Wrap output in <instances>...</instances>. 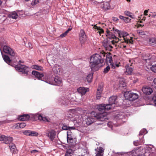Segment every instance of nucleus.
Masks as SVG:
<instances>
[{
	"mask_svg": "<svg viewBox=\"0 0 156 156\" xmlns=\"http://www.w3.org/2000/svg\"><path fill=\"white\" fill-rule=\"evenodd\" d=\"M32 67L33 68L38 70H42L43 69L42 67L37 65H34Z\"/></svg>",
	"mask_w": 156,
	"mask_h": 156,
	"instance_id": "72a5a7b5",
	"label": "nucleus"
},
{
	"mask_svg": "<svg viewBox=\"0 0 156 156\" xmlns=\"http://www.w3.org/2000/svg\"><path fill=\"white\" fill-rule=\"evenodd\" d=\"M61 126H62V129L63 130H68L69 126L68 125L66 124L65 123H62L60 124Z\"/></svg>",
	"mask_w": 156,
	"mask_h": 156,
	"instance_id": "7c9ffc66",
	"label": "nucleus"
},
{
	"mask_svg": "<svg viewBox=\"0 0 156 156\" xmlns=\"http://www.w3.org/2000/svg\"><path fill=\"white\" fill-rule=\"evenodd\" d=\"M74 151L71 148L68 149L66 151L65 156H73Z\"/></svg>",
	"mask_w": 156,
	"mask_h": 156,
	"instance_id": "412c9836",
	"label": "nucleus"
},
{
	"mask_svg": "<svg viewBox=\"0 0 156 156\" xmlns=\"http://www.w3.org/2000/svg\"><path fill=\"white\" fill-rule=\"evenodd\" d=\"M151 147H149L148 148V150L149 152L151 153H154L156 149L153 145H151Z\"/></svg>",
	"mask_w": 156,
	"mask_h": 156,
	"instance_id": "f704fd0d",
	"label": "nucleus"
},
{
	"mask_svg": "<svg viewBox=\"0 0 156 156\" xmlns=\"http://www.w3.org/2000/svg\"><path fill=\"white\" fill-rule=\"evenodd\" d=\"M38 135V133L34 131H31L30 133V136H37Z\"/></svg>",
	"mask_w": 156,
	"mask_h": 156,
	"instance_id": "37998d69",
	"label": "nucleus"
},
{
	"mask_svg": "<svg viewBox=\"0 0 156 156\" xmlns=\"http://www.w3.org/2000/svg\"><path fill=\"white\" fill-rule=\"evenodd\" d=\"M53 71L56 75L51 76L48 81H45L49 84L55 86H62V79L58 76L59 75L60 70L58 67H55L53 68Z\"/></svg>",
	"mask_w": 156,
	"mask_h": 156,
	"instance_id": "f03ea898",
	"label": "nucleus"
},
{
	"mask_svg": "<svg viewBox=\"0 0 156 156\" xmlns=\"http://www.w3.org/2000/svg\"><path fill=\"white\" fill-rule=\"evenodd\" d=\"M125 68L126 69V72L128 74H131L133 70V69L132 67H129L128 65L126 66Z\"/></svg>",
	"mask_w": 156,
	"mask_h": 156,
	"instance_id": "cd10ccee",
	"label": "nucleus"
},
{
	"mask_svg": "<svg viewBox=\"0 0 156 156\" xmlns=\"http://www.w3.org/2000/svg\"><path fill=\"white\" fill-rule=\"evenodd\" d=\"M31 132V130H26L23 132V133L24 135L26 136H30Z\"/></svg>",
	"mask_w": 156,
	"mask_h": 156,
	"instance_id": "a18cd8bd",
	"label": "nucleus"
},
{
	"mask_svg": "<svg viewBox=\"0 0 156 156\" xmlns=\"http://www.w3.org/2000/svg\"><path fill=\"white\" fill-rule=\"evenodd\" d=\"M5 137V135L0 134V141H3Z\"/></svg>",
	"mask_w": 156,
	"mask_h": 156,
	"instance_id": "603ef678",
	"label": "nucleus"
},
{
	"mask_svg": "<svg viewBox=\"0 0 156 156\" xmlns=\"http://www.w3.org/2000/svg\"><path fill=\"white\" fill-rule=\"evenodd\" d=\"M101 97V95L99 94H97L96 98L97 99H99Z\"/></svg>",
	"mask_w": 156,
	"mask_h": 156,
	"instance_id": "13d9d810",
	"label": "nucleus"
},
{
	"mask_svg": "<svg viewBox=\"0 0 156 156\" xmlns=\"http://www.w3.org/2000/svg\"><path fill=\"white\" fill-rule=\"evenodd\" d=\"M110 68L109 66H108L106 67L105 68L103 71L104 73L106 74L110 70Z\"/></svg>",
	"mask_w": 156,
	"mask_h": 156,
	"instance_id": "a19ab883",
	"label": "nucleus"
},
{
	"mask_svg": "<svg viewBox=\"0 0 156 156\" xmlns=\"http://www.w3.org/2000/svg\"><path fill=\"white\" fill-rule=\"evenodd\" d=\"M124 39L125 41V42L127 44L129 43V39H127L126 38H124Z\"/></svg>",
	"mask_w": 156,
	"mask_h": 156,
	"instance_id": "6e6d98bb",
	"label": "nucleus"
},
{
	"mask_svg": "<svg viewBox=\"0 0 156 156\" xmlns=\"http://www.w3.org/2000/svg\"><path fill=\"white\" fill-rule=\"evenodd\" d=\"M95 120L94 117L92 115H90L84 120V123L86 124V126H89L94 122L95 121Z\"/></svg>",
	"mask_w": 156,
	"mask_h": 156,
	"instance_id": "9d476101",
	"label": "nucleus"
},
{
	"mask_svg": "<svg viewBox=\"0 0 156 156\" xmlns=\"http://www.w3.org/2000/svg\"><path fill=\"white\" fill-rule=\"evenodd\" d=\"M3 51L5 53L8 54L11 56L13 62H17L16 58H18V55L12 48L7 45H4L3 46Z\"/></svg>",
	"mask_w": 156,
	"mask_h": 156,
	"instance_id": "20e7f679",
	"label": "nucleus"
},
{
	"mask_svg": "<svg viewBox=\"0 0 156 156\" xmlns=\"http://www.w3.org/2000/svg\"><path fill=\"white\" fill-rule=\"evenodd\" d=\"M95 112H92L91 113V115L92 114L94 115L93 116L94 117V119L99 120L101 121H103L106 118V116L105 115V113L104 112H99L98 113L96 114L95 115Z\"/></svg>",
	"mask_w": 156,
	"mask_h": 156,
	"instance_id": "1a4fd4ad",
	"label": "nucleus"
},
{
	"mask_svg": "<svg viewBox=\"0 0 156 156\" xmlns=\"http://www.w3.org/2000/svg\"><path fill=\"white\" fill-rule=\"evenodd\" d=\"M150 43L153 46H156V38L155 37H151L149 38Z\"/></svg>",
	"mask_w": 156,
	"mask_h": 156,
	"instance_id": "bb28decb",
	"label": "nucleus"
},
{
	"mask_svg": "<svg viewBox=\"0 0 156 156\" xmlns=\"http://www.w3.org/2000/svg\"><path fill=\"white\" fill-rule=\"evenodd\" d=\"M107 107H108L107 106V104H101L98 105L97 109L100 112H104L110 109L108 108Z\"/></svg>",
	"mask_w": 156,
	"mask_h": 156,
	"instance_id": "ddd939ff",
	"label": "nucleus"
},
{
	"mask_svg": "<svg viewBox=\"0 0 156 156\" xmlns=\"http://www.w3.org/2000/svg\"><path fill=\"white\" fill-rule=\"evenodd\" d=\"M147 133V131L146 129H143L140 132L139 136L141 138V140H142V139H144V134H146Z\"/></svg>",
	"mask_w": 156,
	"mask_h": 156,
	"instance_id": "b1692460",
	"label": "nucleus"
},
{
	"mask_svg": "<svg viewBox=\"0 0 156 156\" xmlns=\"http://www.w3.org/2000/svg\"><path fill=\"white\" fill-rule=\"evenodd\" d=\"M131 39L129 40V43L132 44L133 43V41L132 40V37H130Z\"/></svg>",
	"mask_w": 156,
	"mask_h": 156,
	"instance_id": "052dcab7",
	"label": "nucleus"
},
{
	"mask_svg": "<svg viewBox=\"0 0 156 156\" xmlns=\"http://www.w3.org/2000/svg\"><path fill=\"white\" fill-rule=\"evenodd\" d=\"M30 116L28 114H23L19 115L17 118L20 121H24L29 120Z\"/></svg>",
	"mask_w": 156,
	"mask_h": 156,
	"instance_id": "2eb2a0df",
	"label": "nucleus"
},
{
	"mask_svg": "<svg viewBox=\"0 0 156 156\" xmlns=\"http://www.w3.org/2000/svg\"><path fill=\"white\" fill-rule=\"evenodd\" d=\"M112 30L113 32L115 34H118V35L119 37H120V34L121 33V31H119V30L115 29L114 28H112Z\"/></svg>",
	"mask_w": 156,
	"mask_h": 156,
	"instance_id": "c9c22d12",
	"label": "nucleus"
},
{
	"mask_svg": "<svg viewBox=\"0 0 156 156\" xmlns=\"http://www.w3.org/2000/svg\"><path fill=\"white\" fill-rule=\"evenodd\" d=\"M87 40V37L84 30L83 29L80 30L79 34V40L81 43H84Z\"/></svg>",
	"mask_w": 156,
	"mask_h": 156,
	"instance_id": "6e6552de",
	"label": "nucleus"
},
{
	"mask_svg": "<svg viewBox=\"0 0 156 156\" xmlns=\"http://www.w3.org/2000/svg\"><path fill=\"white\" fill-rule=\"evenodd\" d=\"M120 154L122 155V154L120 153L117 152L116 153V154L115 155V156H119Z\"/></svg>",
	"mask_w": 156,
	"mask_h": 156,
	"instance_id": "338daca9",
	"label": "nucleus"
},
{
	"mask_svg": "<svg viewBox=\"0 0 156 156\" xmlns=\"http://www.w3.org/2000/svg\"><path fill=\"white\" fill-rule=\"evenodd\" d=\"M139 140H137L133 142L134 145L135 146H137L142 144L143 143L144 139L141 140V138L139 136Z\"/></svg>",
	"mask_w": 156,
	"mask_h": 156,
	"instance_id": "a878e982",
	"label": "nucleus"
},
{
	"mask_svg": "<svg viewBox=\"0 0 156 156\" xmlns=\"http://www.w3.org/2000/svg\"><path fill=\"white\" fill-rule=\"evenodd\" d=\"M30 118H29V120L32 121H35L37 119L36 115L34 114H31L29 115Z\"/></svg>",
	"mask_w": 156,
	"mask_h": 156,
	"instance_id": "473e14b6",
	"label": "nucleus"
},
{
	"mask_svg": "<svg viewBox=\"0 0 156 156\" xmlns=\"http://www.w3.org/2000/svg\"><path fill=\"white\" fill-rule=\"evenodd\" d=\"M9 18H12L13 19H16L18 17L17 13L15 12H13L9 14Z\"/></svg>",
	"mask_w": 156,
	"mask_h": 156,
	"instance_id": "393cba45",
	"label": "nucleus"
},
{
	"mask_svg": "<svg viewBox=\"0 0 156 156\" xmlns=\"http://www.w3.org/2000/svg\"><path fill=\"white\" fill-rule=\"evenodd\" d=\"M46 135L51 141H52L55 138L56 132L53 129L49 130L46 133Z\"/></svg>",
	"mask_w": 156,
	"mask_h": 156,
	"instance_id": "f8f14e48",
	"label": "nucleus"
},
{
	"mask_svg": "<svg viewBox=\"0 0 156 156\" xmlns=\"http://www.w3.org/2000/svg\"><path fill=\"white\" fill-rule=\"evenodd\" d=\"M93 73H91L89 74L87 77V80L88 83L90 82L92 80Z\"/></svg>",
	"mask_w": 156,
	"mask_h": 156,
	"instance_id": "2f4dec72",
	"label": "nucleus"
},
{
	"mask_svg": "<svg viewBox=\"0 0 156 156\" xmlns=\"http://www.w3.org/2000/svg\"><path fill=\"white\" fill-rule=\"evenodd\" d=\"M106 36L108 38L110 39L115 38L116 37L115 35L108 29L106 30Z\"/></svg>",
	"mask_w": 156,
	"mask_h": 156,
	"instance_id": "6ab92c4d",
	"label": "nucleus"
},
{
	"mask_svg": "<svg viewBox=\"0 0 156 156\" xmlns=\"http://www.w3.org/2000/svg\"><path fill=\"white\" fill-rule=\"evenodd\" d=\"M65 100H63V99H62L61 101V104L64 105H67L68 104V100L66 99H65Z\"/></svg>",
	"mask_w": 156,
	"mask_h": 156,
	"instance_id": "e433bc0d",
	"label": "nucleus"
},
{
	"mask_svg": "<svg viewBox=\"0 0 156 156\" xmlns=\"http://www.w3.org/2000/svg\"><path fill=\"white\" fill-rule=\"evenodd\" d=\"M110 2H104L101 5V8L104 10H107L110 9Z\"/></svg>",
	"mask_w": 156,
	"mask_h": 156,
	"instance_id": "dca6fc26",
	"label": "nucleus"
},
{
	"mask_svg": "<svg viewBox=\"0 0 156 156\" xmlns=\"http://www.w3.org/2000/svg\"><path fill=\"white\" fill-rule=\"evenodd\" d=\"M117 97L116 96H112L110 97L109 99L108 104H107L108 108L110 109L112 108V105H115L117 103Z\"/></svg>",
	"mask_w": 156,
	"mask_h": 156,
	"instance_id": "0eeeda50",
	"label": "nucleus"
},
{
	"mask_svg": "<svg viewBox=\"0 0 156 156\" xmlns=\"http://www.w3.org/2000/svg\"><path fill=\"white\" fill-rule=\"evenodd\" d=\"M69 129L68 130L69 131H70L71 130H75L76 129V128L74 126H69Z\"/></svg>",
	"mask_w": 156,
	"mask_h": 156,
	"instance_id": "5fc2aeb1",
	"label": "nucleus"
},
{
	"mask_svg": "<svg viewBox=\"0 0 156 156\" xmlns=\"http://www.w3.org/2000/svg\"><path fill=\"white\" fill-rule=\"evenodd\" d=\"M149 10L148 9V10H145L144 11V15H145V16H147V13L148 12V11Z\"/></svg>",
	"mask_w": 156,
	"mask_h": 156,
	"instance_id": "0e129e2a",
	"label": "nucleus"
},
{
	"mask_svg": "<svg viewBox=\"0 0 156 156\" xmlns=\"http://www.w3.org/2000/svg\"><path fill=\"white\" fill-rule=\"evenodd\" d=\"M151 70L154 73H156V64L153 65L151 67Z\"/></svg>",
	"mask_w": 156,
	"mask_h": 156,
	"instance_id": "de8ad7c7",
	"label": "nucleus"
},
{
	"mask_svg": "<svg viewBox=\"0 0 156 156\" xmlns=\"http://www.w3.org/2000/svg\"><path fill=\"white\" fill-rule=\"evenodd\" d=\"M124 14L125 15L129 16L130 17L132 18H135V16L133 15V13L130 12L128 11H126L124 12Z\"/></svg>",
	"mask_w": 156,
	"mask_h": 156,
	"instance_id": "c756f323",
	"label": "nucleus"
},
{
	"mask_svg": "<svg viewBox=\"0 0 156 156\" xmlns=\"http://www.w3.org/2000/svg\"><path fill=\"white\" fill-rule=\"evenodd\" d=\"M104 150L101 147L97 148L96 156H103Z\"/></svg>",
	"mask_w": 156,
	"mask_h": 156,
	"instance_id": "aec40b11",
	"label": "nucleus"
},
{
	"mask_svg": "<svg viewBox=\"0 0 156 156\" xmlns=\"http://www.w3.org/2000/svg\"><path fill=\"white\" fill-rule=\"evenodd\" d=\"M67 141L68 143H73V137L72 135H70L69 134H67Z\"/></svg>",
	"mask_w": 156,
	"mask_h": 156,
	"instance_id": "c85d7f7f",
	"label": "nucleus"
},
{
	"mask_svg": "<svg viewBox=\"0 0 156 156\" xmlns=\"http://www.w3.org/2000/svg\"><path fill=\"white\" fill-rule=\"evenodd\" d=\"M37 118L38 119L40 120H44L43 119H45V118L43 117L42 115H36Z\"/></svg>",
	"mask_w": 156,
	"mask_h": 156,
	"instance_id": "09e8293b",
	"label": "nucleus"
},
{
	"mask_svg": "<svg viewBox=\"0 0 156 156\" xmlns=\"http://www.w3.org/2000/svg\"><path fill=\"white\" fill-rule=\"evenodd\" d=\"M67 134H69H69L70 135H72V133L70 131H69L67 132Z\"/></svg>",
	"mask_w": 156,
	"mask_h": 156,
	"instance_id": "774afa93",
	"label": "nucleus"
},
{
	"mask_svg": "<svg viewBox=\"0 0 156 156\" xmlns=\"http://www.w3.org/2000/svg\"><path fill=\"white\" fill-rule=\"evenodd\" d=\"M9 147L11 151L13 154H15L17 153V150L16 149V147L14 144L12 143L9 144Z\"/></svg>",
	"mask_w": 156,
	"mask_h": 156,
	"instance_id": "f3484780",
	"label": "nucleus"
},
{
	"mask_svg": "<svg viewBox=\"0 0 156 156\" xmlns=\"http://www.w3.org/2000/svg\"><path fill=\"white\" fill-rule=\"evenodd\" d=\"M131 19L128 17H125L124 21L126 23H129L130 22Z\"/></svg>",
	"mask_w": 156,
	"mask_h": 156,
	"instance_id": "3c124183",
	"label": "nucleus"
},
{
	"mask_svg": "<svg viewBox=\"0 0 156 156\" xmlns=\"http://www.w3.org/2000/svg\"><path fill=\"white\" fill-rule=\"evenodd\" d=\"M104 59L99 54H95L90 57L89 66L92 71L95 72L100 68L99 65H103Z\"/></svg>",
	"mask_w": 156,
	"mask_h": 156,
	"instance_id": "f257e3e1",
	"label": "nucleus"
},
{
	"mask_svg": "<svg viewBox=\"0 0 156 156\" xmlns=\"http://www.w3.org/2000/svg\"><path fill=\"white\" fill-rule=\"evenodd\" d=\"M111 67L113 69H115L116 67H119V64H117V63H112L111 64Z\"/></svg>",
	"mask_w": 156,
	"mask_h": 156,
	"instance_id": "79ce46f5",
	"label": "nucleus"
},
{
	"mask_svg": "<svg viewBox=\"0 0 156 156\" xmlns=\"http://www.w3.org/2000/svg\"><path fill=\"white\" fill-rule=\"evenodd\" d=\"M151 86L156 89V77L155 78L152 83Z\"/></svg>",
	"mask_w": 156,
	"mask_h": 156,
	"instance_id": "8fccbe9b",
	"label": "nucleus"
},
{
	"mask_svg": "<svg viewBox=\"0 0 156 156\" xmlns=\"http://www.w3.org/2000/svg\"><path fill=\"white\" fill-rule=\"evenodd\" d=\"M41 0H33L31 3L32 6L38 3Z\"/></svg>",
	"mask_w": 156,
	"mask_h": 156,
	"instance_id": "58836bf2",
	"label": "nucleus"
},
{
	"mask_svg": "<svg viewBox=\"0 0 156 156\" xmlns=\"http://www.w3.org/2000/svg\"><path fill=\"white\" fill-rule=\"evenodd\" d=\"M101 92H102L99 91V88H98L97 89V94H99L100 95H101Z\"/></svg>",
	"mask_w": 156,
	"mask_h": 156,
	"instance_id": "69168bd1",
	"label": "nucleus"
},
{
	"mask_svg": "<svg viewBox=\"0 0 156 156\" xmlns=\"http://www.w3.org/2000/svg\"><path fill=\"white\" fill-rule=\"evenodd\" d=\"M106 62H109L110 64L112 63V54L110 53H109L106 55Z\"/></svg>",
	"mask_w": 156,
	"mask_h": 156,
	"instance_id": "4be33fe9",
	"label": "nucleus"
},
{
	"mask_svg": "<svg viewBox=\"0 0 156 156\" xmlns=\"http://www.w3.org/2000/svg\"><path fill=\"white\" fill-rule=\"evenodd\" d=\"M117 117L119 119H123L124 118H125V116L124 114L119 113L117 115Z\"/></svg>",
	"mask_w": 156,
	"mask_h": 156,
	"instance_id": "4c0bfd02",
	"label": "nucleus"
},
{
	"mask_svg": "<svg viewBox=\"0 0 156 156\" xmlns=\"http://www.w3.org/2000/svg\"><path fill=\"white\" fill-rule=\"evenodd\" d=\"M152 101H153V105L156 106V94L152 98Z\"/></svg>",
	"mask_w": 156,
	"mask_h": 156,
	"instance_id": "49530a36",
	"label": "nucleus"
},
{
	"mask_svg": "<svg viewBox=\"0 0 156 156\" xmlns=\"http://www.w3.org/2000/svg\"><path fill=\"white\" fill-rule=\"evenodd\" d=\"M142 90L144 93L147 95H150L153 92L152 89L149 87H143Z\"/></svg>",
	"mask_w": 156,
	"mask_h": 156,
	"instance_id": "4468645a",
	"label": "nucleus"
},
{
	"mask_svg": "<svg viewBox=\"0 0 156 156\" xmlns=\"http://www.w3.org/2000/svg\"><path fill=\"white\" fill-rule=\"evenodd\" d=\"M124 96L126 99L130 101H133L138 99L139 95L136 93H134L131 91L125 92Z\"/></svg>",
	"mask_w": 156,
	"mask_h": 156,
	"instance_id": "39448f33",
	"label": "nucleus"
},
{
	"mask_svg": "<svg viewBox=\"0 0 156 156\" xmlns=\"http://www.w3.org/2000/svg\"><path fill=\"white\" fill-rule=\"evenodd\" d=\"M113 41H110L108 40H105L103 42V45L106 50L109 51L112 50L113 47L112 44H113Z\"/></svg>",
	"mask_w": 156,
	"mask_h": 156,
	"instance_id": "423d86ee",
	"label": "nucleus"
},
{
	"mask_svg": "<svg viewBox=\"0 0 156 156\" xmlns=\"http://www.w3.org/2000/svg\"><path fill=\"white\" fill-rule=\"evenodd\" d=\"M38 151L36 150H33L32 151H31V153H35L38 152Z\"/></svg>",
	"mask_w": 156,
	"mask_h": 156,
	"instance_id": "bf43d9fd",
	"label": "nucleus"
},
{
	"mask_svg": "<svg viewBox=\"0 0 156 156\" xmlns=\"http://www.w3.org/2000/svg\"><path fill=\"white\" fill-rule=\"evenodd\" d=\"M119 18L123 20L124 21V20L125 17H124L123 16H121V15H120L119 16Z\"/></svg>",
	"mask_w": 156,
	"mask_h": 156,
	"instance_id": "e2e57ef3",
	"label": "nucleus"
},
{
	"mask_svg": "<svg viewBox=\"0 0 156 156\" xmlns=\"http://www.w3.org/2000/svg\"><path fill=\"white\" fill-rule=\"evenodd\" d=\"M77 90L78 92L81 95L85 94L87 91L85 88L83 87H79L77 89Z\"/></svg>",
	"mask_w": 156,
	"mask_h": 156,
	"instance_id": "5701e85b",
	"label": "nucleus"
},
{
	"mask_svg": "<svg viewBox=\"0 0 156 156\" xmlns=\"http://www.w3.org/2000/svg\"><path fill=\"white\" fill-rule=\"evenodd\" d=\"M120 34V37H123L124 38H125V37L127 36L128 35V34L126 32H124L123 31H121V33Z\"/></svg>",
	"mask_w": 156,
	"mask_h": 156,
	"instance_id": "ea45409f",
	"label": "nucleus"
},
{
	"mask_svg": "<svg viewBox=\"0 0 156 156\" xmlns=\"http://www.w3.org/2000/svg\"><path fill=\"white\" fill-rule=\"evenodd\" d=\"M32 74L33 75L35 76V77L37 78L38 79L41 80L43 81H48V80H44V78L42 79V77L44 76V74L43 73H40L39 72L36 71H33L32 72Z\"/></svg>",
	"mask_w": 156,
	"mask_h": 156,
	"instance_id": "9b49d317",
	"label": "nucleus"
},
{
	"mask_svg": "<svg viewBox=\"0 0 156 156\" xmlns=\"http://www.w3.org/2000/svg\"><path fill=\"white\" fill-rule=\"evenodd\" d=\"M13 138L12 137L10 136H5L3 141V143L5 144H10L12 143L11 142L13 141Z\"/></svg>",
	"mask_w": 156,
	"mask_h": 156,
	"instance_id": "a211bd4d",
	"label": "nucleus"
},
{
	"mask_svg": "<svg viewBox=\"0 0 156 156\" xmlns=\"http://www.w3.org/2000/svg\"><path fill=\"white\" fill-rule=\"evenodd\" d=\"M66 35L65 34V33H63L61 34L60 35V36L61 38H63L65 37Z\"/></svg>",
	"mask_w": 156,
	"mask_h": 156,
	"instance_id": "680f3d73",
	"label": "nucleus"
},
{
	"mask_svg": "<svg viewBox=\"0 0 156 156\" xmlns=\"http://www.w3.org/2000/svg\"><path fill=\"white\" fill-rule=\"evenodd\" d=\"M104 32V31L101 28H100V30H98V32L100 34H102Z\"/></svg>",
	"mask_w": 156,
	"mask_h": 156,
	"instance_id": "864d4df0",
	"label": "nucleus"
},
{
	"mask_svg": "<svg viewBox=\"0 0 156 156\" xmlns=\"http://www.w3.org/2000/svg\"><path fill=\"white\" fill-rule=\"evenodd\" d=\"M18 58H16L17 62H13L15 64L13 65H11V66L14 67L16 69L18 72H21L22 73L26 74V75L28 74L29 72L28 70V67L25 65H21L20 63H23V61L19 60V61H17V59H19V57L18 56Z\"/></svg>",
	"mask_w": 156,
	"mask_h": 156,
	"instance_id": "7ed1b4c3",
	"label": "nucleus"
},
{
	"mask_svg": "<svg viewBox=\"0 0 156 156\" xmlns=\"http://www.w3.org/2000/svg\"><path fill=\"white\" fill-rule=\"evenodd\" d=\"M18 124L19 125V127L20 128H23L26 126V124L25 122L18 123Z\"/></svg>",
	"mask_w": 156,
	"mask_h": 156,
	"instance_id": "c03bdc74",
	"label": "nucleus"
},
{
	"mask_svg": "<svg viewBox=\"0 0 156 156\" xmlns=\"http://www.w3.org/2000/svg\"><path fill=\"white\" fill-rule=\"evenodd\" d=\"M94 27L95 29H96L97 30H100V28H101V27H98L95 25H94Z\"/></svg>",
	"mask_w": 156,
	"mask_h": 156,
	"instance_id": "4d7b16f0",
	"label": "nucleus"
}]
</instances>
